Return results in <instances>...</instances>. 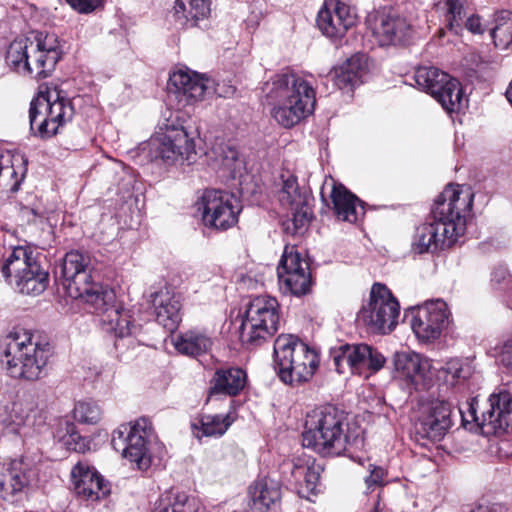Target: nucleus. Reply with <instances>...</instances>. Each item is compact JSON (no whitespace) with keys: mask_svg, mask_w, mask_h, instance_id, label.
I'll return each instance as SVG.
<instances>
[{"mask_svg":"<svg viewBox=\"0 0 512 512\" xmlns=\"http://www.w3.org/2000/svg\"><path fill=\"white\" fill-rule=\"evenodd\" d=\"M473 197L463 186L447 185L433 205V221L417 228L413 243L417 252H435L454 245L466 231Z\"/></svg>","mask_w":512,"mask_h":512,"instance_id":"nucleus-1","label":"nucleus"},{"mask_svg":"<svg viewBox=\"0 0 512 512\" xmlns=\"http://www.w3.org/2000/svg\"><path fill=\"white\" fill-rule=\"evenodd\" d=\"M264 91L271 106V116L285 128L297 125L315 109V90L297 73L284 71L275 74L265 83Z\"/></svg>","mask_w":512,"mask_h":512,"instance_id":"nucleus-2","label":"nucleus"},{"mask_svg":"<svg viewBox=\"0 0 512 512\" xmlns=\"http://www.w3.org/2000/svg\"><path fill=\"white\" fill-rule=\"evenodd\" d=\"M61 55L62 45L55 33L31 31L9 44L5 60L19 74L44 79L54 71Z\"/></svg>","mask_w":512,"mask_h":512,"instance_id":"nucleus-3","label":"nucleus"},{"mask_svg":"<svg viewBox=\"0 0 512 512\" xmlns=\"http://www.w3.org/2000/svg\"><path fill=\"white\" fill-rule=\"evenodd\" d=\"M3 343L2 361L12 377L35 381L46 374L49 349L35 340L31 331L15 328L5 336Z\"/></svg>","mask_w":512,"mask_h":512,"instance_id":"nucleus-4","label":"nucleus"},{"mask_svg":"<svg viewBox=\"0 0 512 512\" xmlns=\"http://www.w3.org/2000/svg\"><path fill=\"white\" fill-rule=\"evenodd\" d=\"M348 443L342 411L325 406L307 414L302 434L303 447L323 456H335L346 451Z\"/></svg>","mask_w":512,"mask_h":512,"instance_id":"nucleus-5","label":"nucleus"},{"mask_svg":"<svg viewBox=\"0 0 512 512\" xmlns=\"http://www.w3.org/2000/svg\"><path fill=\"white\" fill-rule=\"evenodd\" d=\"M40 253L31 245L15 246L3 258L0 272L17 292L37 296L48 287L49 274L39 261Z\"/></svg>","mask_w":512,"mask_h":512,"instance_id":"nucleus-6","label":"nucleus"},{"mask_svg":"<svg viewBox=\"0 0 512 512\" xmlns=\"http://www.w3.org/2000/svg\"><path fill=\"white\" fill-rule=\"evenodd\" d=\"M74 107L66 93L57 86L40 85L29 109L30 129L40 138H51L60 127L71 121Z\"/></svg>","mask_w":512,"mask_h":512,"instance_id":"nucleus-7","label":"nucleus"},{"mask_svg":"<svg viewBox=\"0 0 512 512\" xmlns=\"http://www.w3.org/2000/svg\"><path fill=\"white\" fill-rule=\"evenodd\" d=\"M274 360L281 381L293 386L308 382L319 366L316 350L290 334L276 338Z\"/></svg>","mask_w":512,"mask_h":512,"instance_id":"nucleus-8","label":"nucleus"},{"mask_svg":"<svg viewBox=\"0 0 512 512\" xmlns=\"http://www.w3.org/2000/svg\"><path fill=\"white\" fill-rule=\"evenodd\" d=\"M88 258L79 251L68 252L62 265V284L67 294L85 303H109L114 299V291L91 280L87 271Z\"/></svg>","mask_w":512,"mask_h":512,"instance_id":"nucleus-9","label":"nucleus"},{"mask_svg":"<svg viewBox=\"0 0 512 512\" xmlns=\"http://www.w3.org/2000/svg\"><path fill=\"white\" fill-rule=\"evenodd\" d=\"M280 320L278 301L270 296L251 300L240 326V341L247 348L257 347L278 330Z\"/></svg>","mask_w":512,"mask_h":512,"instance_id":"nucleus-10","label":"nucleus"},{"mask_svg":"<svg viewBox=\"0 0 512 512\" xmlns=\"http://www.w3.org/2000/svg\"><path fill=\"white\" fill-rule=\"evenodd\" d=\"M153 434L151 421L141 417L120 425L112 434L111 444L124 458L135 463L137 469L146 471L152 464L149 445Z\"/></svg>","mask_w":512,"mask_h":512,"instance_id":"nucleus-11","label":"nucleus"},{"mask_svg":"<svg viewBox=\"0 0 512 512\" xmlns=\"http://www.w3.org/2000/svg\"><path fill=\"white\" fill-rule=\"evenodd\" d=\"M399 315L400 305L397 299L385 285L375 283L368 301L358 312L357 320L372 333L388 334L398 324Z\"/></svg>","mask_w":512,"mask_h":512,"instance_id":"nucleus-12","label":"nucleus"},{"mask_svg":"<svg viewBox=\"0 0 512 512\" xmlns=\"http://www.w3.org/2000/svg\"><path fill=\"white\" fill-rule=\"evenodd\" d=\"M158 131L152 138L158 156L167 163L192 161L196 156L194 138L178 122V117L168 111L158 125Z\"/></svg>","mask_w":512,"mask_h":512,"instance_id":"nucleus-13","label":"nucleus"},{"mask_svg":"<svg viewBox=\"0 0 512 512\" xmlns=\"http://www.w3.org/2000/svg\"><path fill=\"white\" fill-rule=\"evenodd\" d=\"M416 84L429 93L447 112L458 111L463 103L460 82L435 67H421L415 72Z\"/></svg>","mask_w":512,"mask_h":512,"instance_id":"nucleus-14","label":"nucleus"},{"mask_svg":"<svg viewBox=\"0 0 512 512\" xmlns=\"http://www.w3.org/2000/svg\"><path fill=\"white\" fill-rule=\"evenodd\" d=\"M416 84L429 93L447 112L458 111L463 103L460 82L435 67H421L415 72Z\"/></svg>","mask_w":512,"mask_h":512,"instance_id":"nucleus-15","label":"nucleus"},{"mask_svg":"<svg viewBox=\"0 0 512 512\" xmlns=\"http://www.w3.org/2000/svg\"><path fill=\"white\" fill-rule=\"evenodd\" d=\"M454 417L455 408L447 400H421L415 422L416 433L423 439L440 441L453 426Z\"/></svg>","mask_w":512,"mask_h":512,"instance_id":"nucleus-16","label":"nucleus"},{"mask_svg":"<svg viewBox=\"0 0 512 512\" xmlns=\"http://www.w3.org/2000/svg\"><path fill=\"white\" fill-rule=\"evenodd\" d=\"M199 210L202 212V221L206 227L227 230L237 224L242 206L234 194L208 189L200 199Z\"/></svg>","mask_w":512,"mask_h":512,"instance_id":"nucleus-17","label":"nucleus"},{"mask_svg":"<svg viewBox=\"0 0 512 512\" xmlns=\"http://www.w3.org/2000/svg\"><path fill=\"white\" fill-rule=\"evenodd\" d=\"M38 480L35 467L25 459L0 464V500L16 504L32 490Z\"/></svg>","mask_w":512,"mask_h":512,"instance_id":"nucleus-18","label":"nucleus"},{"mask_svg":"<svg viewBox=\"0 0 512 512\" xmlns=\"http://www.w3.org/2000/svg\"><path fill=\"white\" fill-rule=\"evenodd\" d=\"M473 421L485 436H500L512 429V393L500 388L488 398V406L477 415L474 407L470 408Z\"/></svg>","mask_w":512,"mask_h":512,"instance_id":"nucleus-19","label":"nucleus"},{"mask_svg":"<svg viewBox=\"0 0 512 512\" xmlns=\"http://www.w3.org/2000/svg\"><path fill=\"white\" fill-rule=\"evenodd\" d=\"M280 290L302 296L311 290L312 276L308 261L293 246H286L277 267Z\"/></svg>","mask_w":512,"mask_h":512,"instance_id":"nucleus-20","label":"nucleus"},{"mask_svg":"<svg viewBox=\"0 0 512 512\" xmlns=\"http://www.w3.org/2000/svg\"><path fill=\"white\" fill-rule=\"evenodd\" d=\"M450 323V311L442 299L429 300L416 307L411 327L416 337L423 342L438 339Z\"/></svg>","mask_w":512,"mask_h":512,"instance_id":"nucleus-21","label":"nucleus"},{"mask_svg":"<svg viewBox=\"0 0 512 512\" xmlns=\"http://www.w3.org/2000/svg\"><path fill=\"white\" fill-rule=\"evenodd\" d=\"M338 373H345L348 368L353 374L362 375L367 371L377 372L385 364V357L367 344L341 346L333 357Z\"/></svg>","mask_w":512,"mask_h":512,"instance_id":"nucleus-22","label":"nucleus"},{"mask_svg":"<svg viewBox=\"0 0 512 512\" xmlns=\"http://www.w3.org/2000/svg\"><path fill=\"white\" fill-rule=\"evenodd\" d=\"M357 21L354 10L340 0H325L317 15V26L328 38L340 39Z\"/></svg>","mask_w":512,"mask_h":512,"instance_id":"nucleus-23","label":"nucleus"},{"mask_svg":"<svg viewBox=\"0 0 512 512\" xmlns=\"http://www.w3.org/2000/svg\"><path fill=\"white\" fill-rule=\"evenodd\" d=\"M73 489L76 495L87 501H99L110 493L105 479L86 463L78 462L71 470Z\"/></svg>","mask_w":512,"mask_h":512,"instance_id":"nucleus-24","label":"nucleus"},{"mask_svg":"<svg viewBox=\"0 0 512 512\" xmlns=\"http://www.w3.org/2000/svg\"><path fill=\"white\" fill-rule=\"evenodd\" d=\"M169 87L176 94L178 102L183 106L201 101L207 89L204 78L186 68L175 70L170 75Z\"/></svg>","mask_w":512,"mask_h":512,"instance_id":"nucleus-25","label":"nucleus"},{"mask_svg":"<svg viewBox=\"0 0 512 512\" xmlns=\"http://www.w3.org/2000/svg\"><path fill=\"white\" fill-rule=\"evenodd\" d=\"M281 498L280 483L269 477L254 480L247 490V503L252 512H268L280 502Z\"/></svg>","mask_w":512,"mask_h":512,"instance_id":"nucleus-26","label":"nucleus"},{"mask_svg":"<svg viewBox=\"0 0 512 512\" xmlns=\"http://www.w3.org/2000/svg\"><path fill=\"white\" fill-rule=\"evenodd\" d=\"M410 25L397 14H380L374 20L372 34L380 46L402 43L408 36Z\"/></svg>","mask_w":512,"mask_h":512,"instance_id":"nucleus-27","label":"nucleus"},{"mask_svg":"<svg viewBox=\"0 0 512 512\" xmlns=\"http://www.w3.org/2000/svg\"><path fill=\"white\" fill-rule=\"evenodd\" d=\"M1 415L4 422L15 426L30 425L39 414L38 401L35 395L23 393L17 395L11 402L3 407Z\"/></svg>","mask_w":512,"mask_h":512,"instance_id":"nucleus-28","label":"nucleus"},{"mask_svg":"<svg viewBox=\"0 0 512 512\" xmlns=\"http://www.w3.org/2000/svg\"><path fill=\"white\" fill-rule=\"evenodd\" d=\"M368 71V58L364 54H355L335 68V84L341 90L352 91L363 82Z\"/></svg>","mask_w":512,"mask_h":512,"instance_id":"nucleus-29","label":"nucleus"},{"mask_svg":"<svg viewBox=\"0 0 512 512\" xmlns=\"http://www.w3.org/2000/svg\"><path fill=\"white\" fill-rule=\"evenodd\" d=\"M100 316V322L107 332H112L118 337L131 334V320L128 312L115 305V298L103 305L88 303Z\"/></svg>","mask_w":512,"mask_h":512,"instance_id":"nucleus-30","label":"nucleus"},{"mask_svg":"<svg viewBox=\"0 0 512 512\" xmlns=\"http://www.w3.org/2000/svg\"><path fill=\"white\" fill-rule=\"evenodd\" d=\"M394 366L399 377L409 384L418 385L430 369V362L418 353L404 351L395 354Z\"/></svg>","mask_w":512,"mask_h":512,"instance_id":"nucleus-31","label":"nucleus"},{"mask_svg":"<svg viewBox=\"0 0 512 512\" xmlns=\"http://www.w3.org/2000/svg\"><path fill=\"white\" fill-rule=\"evenodd\" d=\"M153 305L157 322L170 331L176 329L182 319L180 297L168 290L159 291Z\"/></svg>","mask_w":512,"mask_h":512,"instance_id":"nucleus-32","label":"nucleus"},{"mask_svg":"<svg viewBox=\"0 0 512 512\" xmlns=\"http://www.w3.org/2000/svg\"><path fill=\"white\" fill-rule=\"evenodd\" d=\"M172 341L175 349L180 354L190 357H198L206 354L213 346L211 336L200 328H192L180 332L173 337Z\"/></svg>","mask_w":512,"mask_h":512,"instance_id":"nucleus-33","label":"nucleus"},{"mask_svg":"<svg viewBox=\"0 0 512 512\" xmlns=\"http://www.w3.org/2000/svg\"><path fill=\"white\" fill-rule=\"evenodd\" d=\"M330 198L334 213L342 221L354 223L364 213L360 200L340 183L333 184Z\"/></svg>","mask_w":512,"mask_h":512,"instance_id":"nucleus-34","label":"nucleus"},{"mask_svg":"<svg viewBox=\"0 0 512 512\" xmlns=\"http://www.w3.org/2000/svg\"><path fill=\"white\" fill-rule=\"evenodd\" d=\"M27 173V160L23 155L0 156V187L11 192L18 191Z\"/></svg>","mask_w":512,"mask_h":512,"instance_id":"nucleus-35","label":"nucleus"},{"mask_svg":"<svg viewBox=\"0 0 512 512\" xmlns=\"http://www.w3.org/2000/svg\"><path fill=\"white\" fill-rule=\"evenodd\" d=\"M246 384V373L240 368L217 370L211 380L210 397L215 394L237 395Z\"/></svg>","mask_w":512,"mask_h":512,"instance_id":"nucleus-36","label":"nucleus"},{"mask_svg":"<svg viewBox=\"0 0 512 512\" xmlns=\"http://www.w3.org/2000/svg\"><path fill=\"white\" fill-rule=\"evenodd\" d=\"M233 422L234 418L229 413L225 415L203 414L195 419L191 426L194 436L201 439L202 437H221Z\"/></svg>","mask_w":512,"mask_h":512,"instance_id":"nucleus-37","label":"nucleus"},{"mask_svg":"<svg viewBox=\"0 0 512 512\" xmlns=\"http://www.w3.org/2000/svg\"><path fill=\"white\" fill-rule=\"evenodd\" d=\"M153 512H206V509L198 500L177 493L162 499Z\"/></svg>","mask_w":512,"mask_h":512,"instance_id":"nucleus-38","label":"nucleus"},{"mask_svg":"<svg viewBox=\"0 0 512 512\" xmlns=\"http://www.w3.org/2000/svg\"><path fill=\"white\" fill-rule=\"evenodd\" d=\"M174 10L179 18L195 23L209 16L211 0H176Z\"/></svg>","mask_w":512,"mask_h":512,"instance_id":"nucleus-39","label":"nucleus"},{"mask_svg":"<svg viewBox=\"0 0 512 512\" xmlns=\"http://www.w3.org/2000/svg\"><path fill=\"white\" fill-rule=\"evenodd\" d=\"M490 287L497 297L512 309V275L505 266L500 265L493 269Z\"/></svg>","mask_w":512,"mask_h":512,"instance_id":"nucleus-40","label":"nucleus"},{"mask_svg":"<svg viewBox=\"0 0 512 512\" xmlns=\"http://www.w3.org/2000/svg\"><path fill=\"white\" fill-rule=\"evenodd\" d=\"M494 44L500 49L512 46V13L502 11L496 18V25L491 31Z\"/></svg>","mask_w":512,"mask_h":512,"instance_id":"nucleus-41","label":"nucleus"},{"mask_svg":"<svg viewBox=\"0 0 512 512\" xmlns=\"http://www.w3.org/2000/svg\"><path fill=\"white\" fill-rule=\"evenodd\" d=\"M278 197L281 205L287 208L303 205L307 201V195L300 191L297 178L293 175L283 180Z\"/></svg>","mask_w":512,"mask_h":512,"instance_id":"nucleus-42","label":"nucleus"},{"mask_svg":"<svg viewBox=\"0 0 512 512\" xmlns=\"http://www.w3.org/2000/svg\"><path fill=\"white\" fill-rule=\"evenodd\" d=\"M72 413L75 421L87 425H97L103 417L102 408L92 400L77 402Z\"/></svg>","mask_w":512,"mask_h":512,"instance_id":"nucleus-43","label":"nucleus"},{"mask_svg":"<svg viewBox=\"0 0 512 512\" xmlns=\"http://www.w3.org/2000/svg\"><path fill=\"white\" fill-rule=\"evenodd\" d=\"M444 380L450 385H456L461 380H465L472 374L470 364L462 359H450L441 368Z\"/></svg>","mask_w":512,"mask_h":512,"instance_id":"nucleus-44","label":"nucleus"},{"mask_svg":"<svg viewBox=\"0 0 512 512\" xmlns=\"http://www.w3.org/2000/svg\"><path fill=\"white\" fill-rule=\"evenodd\" d=\"M321 467L315 461L311 463L295 464L292 469V474L295 478L303 477L308 490L313 491L320 478Z\"/></svg>","mask_w":512,"mask_h":512,"instance_id":"nucleus-45","label":"nucleus"},{"mask_svg":"<svg viewBox=\"0 0 512 512\" xmlns=\"http://www.w3.org/2000/svg\"><path fill=\"white\" fill-rule=\"evenodd\" d=\"M438 9L443 10L450 29L460 26L464 11L462 0H444L437 4Z\"/></svg>","mask_w":512,"mask_h":512,"instance_id":"nucleus-46","label":"nucleus"},{"mask_svg":"<svg viewBox=\"0 0 512 512\" xmlns=\"http://www.w3.org/2000/svg\"><path fill=\"white\" fill-rule=\"evenodd\" d=\"M214 153L219 166L229 173H234L242 163L239 160L238 151L230 146L219 147Z\"/></svg>","mask_w":512,"mask_h":512,"instance_id":"nucleus-47","label":"nucleus"},{"mask_svg":"<svg viewBox=\"0 0 512 512\" xmlns=\"http://www.w3.org/2000/svg\"><path fill=\"white\" fill-rule=\"evenodd\" d=\"M292 211V223L294 225V232L302 230L310 221L311 210L307 201L303 205L294 206L289 208Z\"/></svg>","mask_w":512,"mask_h":512,"instance_id":"nucleus-48","label":"nucleus"},{"mask_svg":"<svg viewBox=\"0 0 512 512\" xmlns=\"http://www.w3.org/2000/svg\"><path fill=\"white\" fill-rule=\"evenodd\" d=\"M68 431L70 434L65 436L63 440L64 444L67 445L69 449L80 453H84L89 450V441L75 432L73 425H70V429Z\"/></svg>","mask_w":512,"mask_h":512,"instance_id":"nucleus-49","label":"nucleus"},{"mask_svg":"<svg viewBox=\"0 0 512 512\" xmlns=\"http://www.w3.org/2000/svg\"><path fill=\"white\" fill-rule=\"evenodd\" d=\"M103 0H67L69 5L80 13H89L99 7Z\"/></svg>","mask_w":512,"mask_h":512,"instance_id":"nucleus-50","label":"nucleus"},{"mask_svg":"<svg viewBox=\"0 0 512 512\" xmlns=\"http://www.w3.org/2000/svg\"><path fill=\"white\" fill-rule=\"evenodd\" d=\"M386 472L382 467H374L370 474L365 478L367 489H373L374 487L381 486L383 484Z\"/></svg>","mask_w":512,"mask_h":512,"instance_id":"nucleus-51","label":"nucleus"},{"mask_svg":"<svg viewBox=\"0 0 512 512\" xmlns=\"http://www.w3.org/2000/svg\"><path fill=\"white\" fill-rule=\"evenodd\" d=\"M499 357L501 363L512 371V339L505 342Z\"/></svg>","mask_w":512,"mask_h":512,"instance_id":"nucleus-52","label":"nucleus"},{"mask_svg":"<svg viewBox=\"0 0 512 512\" xmlns=\"http://www.w3.org/2000/svg\"><path fill=\"white\" fill-rule=\"evenodd\" d=\"M465 26L472 33H482L481 20L478 16H470L466 20Z\"/></svg>","mask_w":512,"mask_h":512,"instance_id":"nucleus-53","label":"nucleus"},{"mask_svg":"<svg viewBox=\"0 0 512 512\" xmlns=\"http://www.w3.org/2000/svg\"><path fill=\"white\" fill-rule=\"evenodd\" d=\"M372 512H381L379 509V495L376 496V499L374 501V508Z\"/></svg>","mask_w":512,"mask_h":512,"instance_id":"nucleus-54","label":"nucleus"}]
</instances>
